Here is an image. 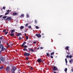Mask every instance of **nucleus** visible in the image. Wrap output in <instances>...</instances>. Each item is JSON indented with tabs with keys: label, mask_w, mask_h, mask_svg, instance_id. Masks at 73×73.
<instances>
[{
	"label": "nucleus",
	"mask_w": 73,
	"mask_h": 73,
	"mask_svg": "<svg viewBox=\"0 0 73 73\" xmlns=\"http://www.w3.org/2000/svg\"><path fill=\"white\" fill-rule=\"evenodd\" d=\"M0 48L1 49V52H2V51H4V50H5V48H4V46H3V44H0Z\"/></svg>",
	"instance_id": "nucleus-1"
},
{
	"label": "nucleus",
	"mask_w": 73,
	"mask_h": 73,
	"mask_svg": "<svg viewBox=\"0 0 73 73\" xmlns=\"http://www.w3.org/2000/svg\"><path fill=\"white\" fill-rule=\"evenodd\" d=\"M16 70V68L15 67H13L12 68L11 71L12 73H15V71Z\"/></svg>",
	"instance_id": "nucleus-2"
},
{
	"label": "nucleus",
	"mask_w": 73,
	"mask_h": 73,
	"mask_svg": "<svg viewBox=\"0 0 73 73\" xmlns=\"http://www.w3.org/2000/svg\"><path fill=\"white\" fill-rule=\"evenodd\" d=\"M6 71L7 73L9 72L10 71V68H9V67H7L6 69Z\"/></svg>",
	"instance_id": "nucleus-3"
},
{
	"label": "nucleus",
	"mask_w": 73,
	"mask_h": 73,
	"mask_svg": "<svg viewBox=\"0 0 73 73\" xmlns=\"http://www.w3.org/2000/svg\"><path fill=\"white\" fill-rule=\"evenodd\" d=\"M24 56H26V57H28L30 55V54L27 52H25L24 54Z\"/></svg>",
	"instance_id": "nucleus-4"
},
{
	"label": "nucleus",
	"mask_w": 73,
	"mask_h": 73,
	"mask_svg": "<svg viewBox=\"0 0 73 73\" xmlns=\"http://www.w3.org/2000/svg\"><path fill=\"white\" fill-rule=\"evenodd\" d=\"M0 60L1 61H2V62H4V61H5V58L2 57L0 58Z\"/></svg>",
	"instance_id": "nucleus-5"
},
{
	"label": "nucleus",
	"mask_w": 73,
	"mask_h": 73,
	"mask_svg": "<svg viewBox=\"0 0 73 73\" xmlns=\"http://www.w3.org/2000/svg\"><path fill=\"white\" fill-rule=\"evenodd\" d=\"M29 50H30V51H31V52H36L35 50L33 49L32 48H29Z\"/></svg>",
	"instance_id": "nucleus-6"
},
{
	"label": "nucleus",
	"mask_w": 73,
	"mask_h": 73,
	"mask_svg": "<svg viewBox=\"0 0 73 73\" xmlns=\"http://www.w3.org/2000/svg\"><path fill=\"white\" fill-rule=\"evenodd\" d=\"M36 36H37L38 38H40V37H41V35L40 34H36Z\"/></svg>",
	"instance_id": "nucleus-7"
},
{
	"label": "nucleus",
	"mask_w": 73,
	"mask_h": 73,
	"mask_svg": "<svg viewBox=\"0 0 73 73\" xmlns=\"http://www.w3.org/2000/svg\"><path fill=\"white\" fill-rule=\"evenodd\" d=\"M53 69L54 70V71L57 70V69H58V68H57V67H56V66L54 67L53 68Z\"/></svg>",
	"instance_id": "nucleus-8"
},
{
	"label": "nucleus",
	"mask_w": 73,
	"mask_h": 73,
	"mask_svg": "<svg viewBox=\"0 0 73 73\" xmlns=\"http://www.w3.org/2000/svg\"><path fill=\"white\" fill-rule=\"evenodd\" d=\"M37 61L38 62H42V60H41V58L38 59Z\"/></svg>",
	"instance_id": "nucleus-9"
},
{
	"label": "nucleus",
	"mask_w": 73,
	"mask_h": 73,
	"mask_svg": "<svg viewBox=\"0 0 73 73\" xmlns=\"http://www.w3.org/2000/svg\"><path fill=\"white\" fill-rule=\"evenodd\" d=\"M73 59H70L69 61L70 64H72L73 63Z\"/></svg>",
	"instance_id": "nucleus-10"
},
{
	"label": "nucleus",
	"mask_w": 73,
	"mask_h": 73,
	"mask_svg": "<svg viewBox=\"0 0 73 73\" xmlns=\"http://www.w3.org/2000/svg\"><path fill=\"white\" fill-rule=\"evenodd\" d=\"M25 44H26V42H24L23 43V44L22 45V47H23V46H24V45H25Z\"/></svg>",
	"instance_id": "nucleus-11"
},
{
	"label": "nucleus",
	"mask_w": 73,
	"mask_h": 73,
	"mask_svg": "<svg viewBox=\"0 0 73 73\" xmlns=\"http://www.w3.org/2000/svg\"><path fill=\"white\" fill-rule=\"evenodd\" d=\"M65 49H66L67 50H69V47L67 46L65 48Z\"/></svg>",
	"instance_id": "nucleus-12"
},
{
	"label": "nucleus",
	"mask_w": 73,
	"mask_h": 73,
	"mask_svg": "<svg viewBox=\"0 0 73 73\" xmlns=\"http://www.w3.org/2000/svg\"><path fill=\"white\" fill-rule=\"evenodd\" d=\"M10 44H9L10 45H9L8 44H7L9 46H11L12 45H13V43H10Z\"/></svg>",
	"instance_id": "nucleus-13"
},
{
	"label": "nucleus",
	"mask_w": 73,
	"mask_h": 73,
	"mask_svg": "<svg viewBox=\"0 0 73 73\" xmlns=\"http://www.w3.org/2000/svg\"><path fill=\"white\" fill-rule=\"evenodd\" d=\"M65 61H66V65H67V63H68V61H67V58H66L65 59Z\"/></svg>",
	"instance_id": "nucleus-14"
},
{
	"label": "nucleus",
	"mask_w": 73,
	"mask_h": 73,
	"mask_svg": "<svg viewBox=\"0 0 73 73\" xmlns=\"http://www.w3.org/2000/svg\"><path fill=\"white\" fill-rule=\"evenodd\" d=\"M15 32V30H11V33H14V32Z\"/></svg>",
	"instance_id": "nucleus-15"
},
{
	"label": "nucleus",
	"mask_w": 73,
	"mask_h": 73,
	"mask_svg": "<svg viewBox=\"0 0 73 73\" xmlns=\"http://www.w3.org/2000/svg\"><path fill=\"white\" fill-rule=\"evenodd\" d=\"M24 14H22L21 16V17H24Z\"/></svg>",
	"instance_id": "nucleus-16"
},
{
	"label": "nucleus",
	"mask_w": 73,
	"mask_h": 73,
	"mask_svg": "<svg viewBox=\"0 0 73 73\" xmlns=\"http://www.w3.org/2000/svg\"><path fill=\"white\" fill-rule=\"evenodd\" d=\"M24 28V26H21L20 27V29H23V28Z\"/></svg>",
	"instance_id": "nucleus-17"
},
{
	"label": "nucleus",
	"mask_w": 73,
	"mask_h": 73,
	"mask_svg": "<svg viewBox=\"0 0 73 73\" xmlns=\"http://www.w3.org/2000/svg\"><path fill=\"white\" fill-rule=\"evenodd\" d=\"M17 14L16 13H14L13 14V15H14V16H15V15H16Z\"/></svg>",
	"instance_id": "nucleus-18"
},
{
	"label": "nucleus",
	"mask_w": 73,
	"mask_h": 73,
	"mask_svg": "<svg viewBox=\"0 0 73 73\" xmlns=\"http://www.w3.org/2000/svg\"><path fill=\"white\" fill-rule=\"evenodd\" d=\"M7 19L9 20H11V18L8 17L7 18Z\"/></svg>",
	"instance_id": "nucleus-19"
},
{
	"label": "nucleus",
	"mask_w": 73,
	"mask_h": 73,
	"mask_svg": "<svg viewBox=\"0 0 73 73\" xmlns=\"http://www.w3.org/2000/svg\"><path fill=\"white\" fill-rule=\"evenodd\" d=\"M15 35V34L14 33H11L10 34V36H13V35Z\"/></svg>",
	"instance_id": "nucleus-20"
},
{
	"label": "nucleus",
	"mask_w": 73,
	"mask_h": 73,
	"mask_svg": "<svg viewBox=\"0 0 73 73\" xmlns=\"http://www.w3.org/2000/svg\"><path fill=\"white\" fill-rule=\"evenodd\" d=\"M21 35V33H19L17 35V36H18L19 37Z\"/></svg>",
	"instance_id": "nucleus-21"
},
{
	"label": "nucleus",
	"mask_w": 73,
	"mask_h": 73,
	"mask_svg": "<svg viewBox=\"0 0 73 73\" xmlns=\"http://www.w3.org/2000/svg\"><path fill=\"white\" fill-rule=\"evenodd\" d=\"M27 17L28 18V17H29V14H27Z\"/></svg>",
	"instance_id": "nucleus-22"
},
{
	"label": "nucleus",
	"mask_w": 73,
	"mask_h": 73,
	"mask_svg": "<svg viewBox=\"0 0 73 73\" xmlns=\"http://www.w3.org/2000/svg\"><path fill=\"white\" fill-rule=\"evenodd\" d=\"M9 14V12H7L5 13V15H8Z\"/></svg>",
	"instance_id": "nucleus-23"
},
{
	"label": "nucleus",
	"mask_w": 73,
	"mask_h": 73,
	"mask_svg": "<svg viewBox=\"0 0 73 73\" xmlns=\"http://www.w3.org/2000/svg\"><path fill=\"white\" fill-rule=\"evenodd\" d=\"M46 54L48 57H49V56H50V54H49L48 53H47Z\"/></svg>",
	"instance_id": "nucleus-24"
},
{
	"label": "nucleus",
	"mask_w": 73,
	"mask_h": 73,
	"mask_svg": "<svg viewBox=\"0 0 73 73\" xmlns=\"http://www.w3.org/2000/svg\"><path fill=\"white\" fill-rule=\"evenodd\" d=\"M23 50H24V51H27V49L26 48H25L23 49Z\"/></svg>",
	"instance_id": "nucleus-25"
},
{
	"label": "nucleus",
	"mask_w": 73,
	"mask_h": 73,
	"mask_svg": "<svg viewBox=\"0 0 73 73\" xmlns=\"http://www.w3.org/2000/svg\"><path fill=\"white\" fill-rule=\"evenodd\" d=\"M54 52L51 53V55H53V54H54Z\"/></svg>",
	"instance_id": "nucleus-26"
},
{
	"label": "nucleus",
	"mask_w": 73,
	"mask_h": 73,
	"mask_svg": "<svg viewBox=\"0 0 73 73\" xmlns=\"http://www.w3.org/2000/svg\"><path fill=\"white\" fill-rule=\"evenodd\" d=\"M36 29H39V27L37 26H36Z\"/></svg>",
	"instance_id": "nucleus-27"
},
{
	"label": "nucleus",
	"mask_w": 73,
	"mask_h": 73,
	"mask_svg": "<svg viewBox=\"0 0 73 73\" xmlns=\"http://www.w3.org/2000/svg\"><path fill=\"white\" fill-rule=\"evenodd\" d=\"M67 70H68V69H67V68H66L64 70L65 72H66L67 71Z\"/></svg>",
	"instance_id": "nucleus-28"
},
{
	"label": "nucleus",
	"mask_w": 73,
	"mask_h": 73,
	"mask_svg": "<svg viewBox=\"0 0 73 73\" xmlns=\"http://www.w3.org/2000/svg\"><path fill=\"white\" fill-rule=\"evenodd\" d=\"M24 48H27L28 47V46L26 45H25L24 46Z\"/></svg>",
	"instance_id": "nucleus-29"
},
{
	"label": "nucleus",
	"mask_w": 73,
	"mask_h": 73,
	"mask_svg": "<svg viewBox=\"0 0 73 73\" xmlns=\"http://www.w3.org/2000/svg\"><path fill=\"white\" fill-rule=\"evenodd\" d=\"M7 17V16H5L4 17H3V19H5V18H6Z\"/></svg>",
	"instance_id": "nucleus-30"
},
{
	"label": "nucleus",
	"mask_w": 73,
	"mask_h": 73,
	"mask_svg": "<svg viewBox=\"0 0 73 73\" xmlns=\"http://www.w3.org/2000/svg\"><path fill=\"white\" fill-rule=\"evenodd\" d=\"M31 26H29V27H28V28H31Z\"/></svg>",
	"instance_id": "nucleus-31"
},
{
	"label": "nucleus",
	"mask_w": 73,
	"mask_h": 73,
	"mask_svg": "<svg viewBox=\"0 0 73 73\" xmlns=\"http://www.w3.org/2000/svg\"><path fill=\"white\" fill-rule=\"evenodd\" d=\"M6 7H3V9H5Z\"/></svg>",
	"instance_id": "nucleus-32"
},
{
	"label": "nucleus",
	"mask_w": 73,
	"mask_h": 73,
	"mask_svg": "<svg viewBox=\"0 0 73 73\" xmlns=\"http://www.w3.org/2000/svg\"><path fill=\"white\" fill-rule=\"evenodd\" d=\"M26 38L27 40H28V36H26Z\"/></svg>",
	"instance_id": "nucleus-33"
},
{
	"label": "nucleus",
	"mask_w": 73,
	"mask_h": 73,
	"mask_svg": "<svg viewBox=\"0 0 73 73\" xmlns=\"http://www.w3.org/2000/svg\"><path fill=\"white\" fill-rule=\"evenodd\" d=\"M69 57V58H72V55H70Z\"/></svg>",
	"instance_id": "nucleus-34"
},
{
	"label": "nucleus",
	"mask_w": 73,
	"mask_h": 73,
	"mask_svg": "<svg viewBox=\"0 0 73 73\" xmlns=\"http://www.w3.org/2000/svg\"><path fill=\"white\" fill-rule=\"evenodd\" d=\"M28 24L27 23L25 25L26 27H28Z\"/></svg>",
	"instance_id": "nucleus-35"
},
{
	"label": "nucleus",
	"mask_w": 73,
	"mask_h": 73,
	"mask_svg": "<svg viewBox=\"0 0 73 73\" xmlns=\"http://www.w3.org/2000/svg\"><path fill=\"white\" fill-rule=\"evenodd\" d=\"M19 40H21V37L19 36Z\"/></svg>",
	"instance_id": "nucleus-36"
},
{
	"label": "nucleus",
	"mask_w": 73,
	"mask_h": 73,
	"mask_svg": "<svg viewBox=\"0 0 73 73\" xmlns=\"http://www.w3.org/2000/svg\"><path fill=\"white\" fill-rule=\"evenodd\" d=\"M3 69V67H0V69Z\"/></svg>",
	"instance_id": "nucleus-37"
},
{
	"label": "nucleus",
	"mask_w": 73,
	"mask_h": 73,
	"mask_svg": "<svg viewBox=\"0 0 73 73\" xmlns=\"http://www.w3.org/2000/svg\"><path fill=\"white\" fill-rule=\"evenodd\" d=\"M7 34H8V32H6L5 33V35H7Z\"/></svg>",
	"instance_id": "nucleus-38"
},
{
	"label": "nucleus",
	"mask_w": 73,
	"mask_h": 73,
	"mask_svg": "<svg viewBox=\"0 0 73 73\" xmlns=\"http://www.w3.org/2000/svg\"><path fill=\"white\" fill-rule=\"evenodd\" d=\"M43 48H43V47H40V49H43Z\"/></svg>",
	"instance_id": "nucleus-39"
},
{
	"label": "nucleus",
	"mask_w": 73,
	"mask_h": 73,
	"mask_svg": "<svg viewBox=\"0 0 73 73\" xmlns=\"http://www.w3.org/2000/svg\"><path fill=\"white\" fill-rule=\"evenodd\" d=\"M71 72H73V69H71Z\"/></svg>",
	"instance_id": "nucleus-40"
},
{
	"label": "nucleus",
	"mask_w": 73,
	"mask_h": 73,
	"mask_svg": "<svg viewBox=\"0 0 73 73\" xmlns=\"http://www.w3.org/2000/svg\"><path fill=\"white\" fill-rule=\"evenodd\" d=\"M51 58H53V57L52 56H51Z\"/></svg>",
	"instance_id": "nucleus-41"
},
{
	"label": "nucleus",
	"mask_w": 73,
	"mask_h": 73,
	"mask_svg": "<svg viewBox=\"0 0 73 73\" xmlns=\"http://www.w3.org/2000/svg\"><path fill=\"white\" fill-rule=\"evenodd\" d=\"M9 11H10V10H7V12H9Z\"/></svg>",
	"instance_id": "nucleus-42"
},
{
	"label": "nucleus",
	"mask_w": 73,
	"mask_h": 73,
	"mask_svg": "<svg viewBox=\"0 0 73 73\" xmlns=\"http://www.w3.org/2000/svg\"><path fill=\"white\" fill-rule=\"evenodd\" d=\"M33 43H34V44H36V42H33Z\"/></svg>",
	"instance_id": "nucleus-43"
},
{
	"label": "nucleus",
	"mask_w": 73,
	"mask_h": 73,
	"mask_svg": "<svg viewBox=\"0 0 73 73\" xmlns=\"http://www.w3.org/2000/svg\"><path fill=\"white\" fill-rule=\"evenodd\" d=\"M3 38L2 37H0V40H1Z\"/></svg>",
	"instance_id": "nucleus-44"
},
{
	"label": "nucleus",
	"mask_w": 73,
	"mask_h": 73,
	"mask_svg": "<svg viewBox=\"0 0 73 73\" xmlns=\"http://www.w3.org/2000/svg\"><path fill=\"white\" fill-rule=\"evenodd\" d=\"M3 17L2 15H0V17Z\"/></svg>",
	"instance_id": "nucleus-45"
},
{
	"label": "nucleus",
	"mask_w": 73,
	"mask_h": 73,
	"mask_svg": "<svg viewBox=\"0 0 73 73\" xmlns=\"http://www.w3.org/2000/svg\"><path fill=\"white\" fill-rule=\"evenodd\" d=\"M31 70H33V68H32V67H31Z\"/></svg>",
	"instance_id": "nucleus-46"
},
{
	"label": "nucleus",
	"mask_w": 73,
	"mask_h": 73,
	"mask_svg": "<svg viewBox=\"0 0 73 73\" xmlns=\"http://www.w3.org/2000/svg\"><path fill=\"white\" fill-rule=\"evenodd\" d=\"M67 57H69V55H67L66 56Z\"/></svg>",
	"instance_id": "nucleus-47"
},
{
	"label": "nucleus",
	"mask_w": 73,
	"mask_h": 73,
	"mask_svg": "<svg viewBox=\"0 0 73 73\" xmlns=\"http://www.w3.org/2000/svg\"><path fill=\"white\" fill-rule=\"evenodd\" d=\"M37 21H36V20H35V23H37Z\"/></svg>",
	"instance_id": "nucleus-48"
},
{
	"label": "nucleus",
	"mask_w": 73,
	"mask_h": 73,
	"mask_svg": "<svg viewBox=\"0 0 73 73\" xmlns=\"http://www.w3.org/2000/svg\"><path fill=\"white\" fill-rule=\"evenodd\" d=\"M26 59H27V60H28V57L26 58Z\"/></svg>",
	"instance_id": "nucleus-49"
},
{
	"label": "nucleus",
	"mask_w": 73,
	"mask_h": 73,
	"mask_svg": "<svg viewBox=\"0 0 73 73\" xmlns=\"http://www.w3.org/2000/svg\"><path fill=\"white\" fill-rule=\"evenodd\" d=\"M6 30H4L3 31V32H5Z\"/></svg>",
	"instance_id": "nucleus-50"
},
{
	"label": "nucleus",
	"mask_w": 73,
	"mask_h": 73,
	"mask_svg": "<svg viewBox=\"0 0 73 73\" xmlns=\"http://www.w3.org/2000/svg\"><path fill=\"white\" fill-rule=\"evenodd\" d=\"M27 34H26V33L25 34V35L26 36H27Z\"/></svg>",
	"instance_id": "nucleus-51"
},
{
	"label": "nucleus",
	"mask_w": 73,
	"mask_h": 73,
	"mask_svg": "<svg viewBox=\"0 0 73 73\" xmlns=\"http://www.w3.org/2000/svg\"><path fill=\"white\" fill-rule=\"evenodd\" d=\"M38 49H39V47L37 48V50H38Z\"/></svg>",
	"instance_id": "nucleus-52"
},
{
	"label": "nucleus",
	"mask_w": 73,
	"mask_h": 73,
	"mask_svg": "<svg viewBox=\"0 0 73 73\" xmlns=\"http://www.w3.org/2000/svg\"><path fill=\"white\" fill-rule=\"evenodd\" d=\"M42 35H44V34L43 33H42Z\"/></svg>",
	"instance_id": "nucleus-53"
},
{
	"label": "nucleus",
	"mask_w": 73,
	"mask_h": 73,
	"mask_svg": "<svg viewBox=\"0 0 73 73\" xmlns=\"http://www.w3.org/2000/svg\"><path fill=\"white\" fill-rule=\"evenodd\" d=\"M1 51H0V54L1 53Z\"/></svg>",
	"instance_id": "nucleus-54"
},
{
	"label": "nucleus",
	"mask_w": 73,
	"mask_h": 73,
	"mask_svg": "<svg viewBox=\"0 0 73 73\" xmlns=\"http://www.w3.org/2000/svg\"><path fill=\"white\" fill-rule=\"evenodd\" d=\"M30 46H32V44H30Z\"/></svg>",
	"instance_id": "nucleus-55"
},
{
	"label": "nucleus",
	"mask_w": 73,
	"mask_h": 73,
	"mask_svg": "<svg viewBox=\"0 0 73 73\" xmlns=\"http://www.w3.org/2000/svg\"><path fill=\"white\" fill-rule=\"evenodd\" d=\"M54 73H56V72H54Z\"/></svg>",
	"instance_id": "nucleus-56"
},
{
	"label": "nucleus",
	"mask_w": 73,
	"mask_h": 73,
	"mask_svg": "<svg viewBox=\"0 0 73 73\" xmlns=\"http://www.w3.org/2000/svg\"><path fill=\"white\" fill-rule=\"evenodd\" d=\"M1 43V40H0V44Z\"/></svg>",
	"instance_id": "nucleus-57"
},
{
	"label": "nucleus",
	"mask_w": 73,
	"mask_h": 73,
	"mask_svg": "<svg viewBox=\"0 0 73 73\" xmlns=\"http://www.w3.org/2000/svg\"><path fill=\"white\" fill-rule=\"evenodd\" d=\"M0 63H1V61L0 60Z\"/></svg>",
	"instance_id": "nucleus-58"
},
{
	"label": "nucleus",
	"mask_w": 73,
	"mask_h": 73,
	"mask_svg": "<svg viewBox=\"0 0 73 73\" xmlns=\"http://www.w3.org/2000/svg\"><path fill=\"white\" fill-rule=\"evenodd\" d=\"M25 32H26V31H25Z\"/></svg>",
	"instance_id": "nucleus-59"
}]
</instances>
